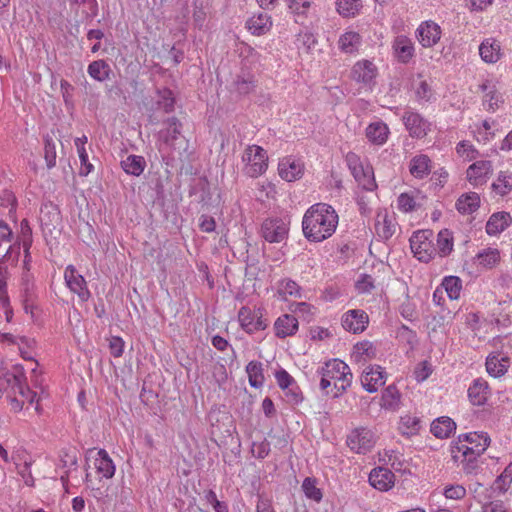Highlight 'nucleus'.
<instances>
[{
  "label": "nucleus",
  "instance_id": "nucleus-44",
  "mask_svg": "<svg viewBox=\"0 0 512 512\" xmlns=\"http://www.w3.org/2000/svg\"><path fill=\"white\" fill-rule=\"evenodd\" d=\"M479 265L484 268H492L500 260V254L498 249L487 248L477 254Z\"/></svg>",
  "mask_w": 512,
  "mask_h": 512
},
{
  "label": "nucleus",
  "instance_id": "nucleus-46",
  "mask_svg": "<svg viewBox=\"0 0 512 512\" xmlns=\"http://www.w3.org/2000/svg\"><path fill=\"white\" fill-rule=\"evenodd\" d=\"M442 286L445 288L448 296L452 300L460 297L462 289V280L457 276H447L443 279Z\"/></svg>",
  "mask_w": 512,
  "mask_h": 512
},
{
  "label": "nucleus",
  "instance_id": "nucleus-39",
  "mask_svg": "<svg viewBox=\"0 0 512 512\" xmlns=\"http://www.w3.org/2000/svg\"><path fill=\"white\" fill-rule=\"evenodd\" d=\"M460 439L465 441V444H469V447L479 448L485 447V450L490 445V437L486 432H471L460 435Z\"/></svg>",
  "mask_w": 512,
  "mask_h": 512
},
{
  "label": "nucleus",
  "instance_id": "nucleus-33",
  "mask_svg": "<svg viewBox=\"0 0 512 512\" xmlns=\"http://www.w3.org/2000/svg\"><path fill=\"white\" fill-rule=\"evenodd\" d=\"M5 379L8 385H10L13 389L16 388L22 396H31L30 402H33L36 393L32 392L28 387L25 386V376L22 372L18 374L7 372L5 374Z\"/></svg>",
  "mask_w": 512,
  "mask_h": 512
},
{
  "label": "nucleus",
  "instance_id": "nucleus-58",
  "mask_svg": "<svg viewBox=\"0 0 512 512\" xmlns=\"http://www.w3.org/2000/svg\"><path fill=\"white\" fill-rule=\"evenodd\" d=\"M444 495L447 499L460 500L466 495V489L461 485H451L444 489Z\"/></svg>",
  "mask_w": 512,
  "mask_h": 512
},
{
  "label": "nucleus",
  "instance_id": "nucleus-7",
  "mask_svg": "<svg viewBox=\"0 0 512 512\" xmlns=\"http://www.w3.org/2000/svg\"><path fill=\"white\" fill-rule=\"evenodd\" d=\"M64 279L68 288L76 293L82 302H86L91 297L87 288L86 280L80 275L74 266L69 265L64 272Z\"/></svg>",
  "mask_w": 512,
  "mask_h": 512
},
{
  "label": "nucleus",
  "instance_id": "nucleus-29",
  "mask_svg": "<svg viewBox=\"0 0 512 512\" xmlns=\"http://www.w3.org/2000/svg\"><path fill=\"white\" fill-rule=\"evenodd\" d=\"M166 129L160 132L164 142L170 146L174 145V142L181 136L182 123L176 117L167 118L164 121Z\"/></svg>",
  "mask_w": 512,
  "mask_h": 512
},
{
  "label": "nucleus",
  "instance_id": "nucleus-15",
  "mask_svg": "<svg viewBox=\"0 0 512 512\" xmlns=\"http://www.w3.org/2000/svg\"><path fill=\"white\" fill-rule=\"evenodd\" d=\"M417 36L423 47H432L440 40V26L432 21H426L417 29Z\"/></svg>",
  "mask_w": 512,
  "mask_h": 512
},
{
  "label": "nucleus",
  "instance_id": "nucleus-16",
  "mask_svg": "<svg viewBox=\"0 0 512 512\" xmlns=\"http://www.w3.org/2000/svg\"><path fill=\"white\" fill-rule=\"evenodd\" d=\"M395 476L387 468H374L369 474V483L379 491H387L394 485Z\"/></svg>",
  "mask_w": 512,
  "mask_h": 512
},
{
  "label": "nucleus",
  "instance_id": "nucleus-61",
  "mask_svg": "<svg viewBox=\"0 0 512 512\" xmlns=\"http://www.w3.org/2000/svg\"><path fill=\"white\" fill-rule=\"evenodd\" d=\"M415 200L412 196L407 193H402L398 197V207L404 212H411L415 209Z\"/></svg>",
  "mask_w": 512,
  "mask_h": 512
},
{
  "label": "nucleus",
  "instance_id": "nucleus-11",
  "mask_svg": "<svg viewBox=\"0 0 512 512\" xmlns=\"http://www.w3.org/2000/svg\"><path fill=\"white\" fill-rule=\"evenodd\" d=\"M402 120L411 137L423 138L429 130V122L412 110L404 112Z\"/></svg>",
  "mask_w": 512,
  "mask_h": 512
},
{
  "label": "nucleus",
  "instance_id": "nucleus-34",
  "mask_svg": "<svg viewBox=\"0 0 512 512\" xmlns=\"http://www.w3.org/2000/svg\"><path fill=\"white\" fill-rule=\"evenodd\" d=\"M87 72L94 80L104 82L109 79L111 68L105 60H95L88 65Z\"/></svg>",
  "mask_w": 512,
  "mask_h": 512
},
{
  "label": "nucleus",
  "instance_id": "nucleus-50",
  "mask_svg": "<svg viewBox=\"0 0 512 512\" xmlns=\"http://www.w3.org/2000/svg\"><path fill=\"white\" fill-rule=\"evenodd\" d=\"M492 188L501 196L509 194L512 191V175L500 172L497 182L492 184Z\"/></svg>",
  "mask_w": 512,
  "mask_h": 512
},
{
  "label": "nucleus",
  "instance_id": "nucleus-56",
  "mask_svg": "<svg viewBox=\"0 0 512 512\" xmlns=\"http://www.w3.org/2000/svg\"><path fill=\"white\" fill-rule=\"evenodd\" d=\"M275 378L282 390H286L295 384L294 378L283 368L276 371Z\"/></svg>",
  "mask_w": 512,
  "mask_h": 512
},
{
  "label": "nucleus",
  "instance_id": "nucleus-38",
  "mask_svg": "<svg viewBox=\"0 0 512 512\" xmlns=\"http://www.w3.org/2000/svg\"><path fill=\"white\" fill-rule=\"evenodd\" d=\"M421 428L420 418L411 415L401 417L399 422V431L404 436L416 435Z\"/></svg>",
  "mask_w": 512,
  "mask_h": 512
},
{
  "label": "nucleus",
  "instance_id": "nucleus-59",
  "mask_svg": "<svg viewBox=\"0 0 512 512\" xmlns=\"http://www.w3.org/2000/svg\"><path fill=\"white\" fill-rule=\"evenodd\" d=\"M374 288V280L371 275L362 274L356 282V289L360 293H368Z\"/></svg>",
  "mask_w": 512,
  "mask_h": 512
},
{
  "label": "nucleus",
  "instance_id": "nucleus-37",
  "mask_svg": "<svg viewBox=\"0 0 512 512\" xmlns=\"http://www.w3.org/2000/svg\"><path fill=\"white\" fill-rule=\"evenodd\" d=\"M453 251V236L448 229L441 230L437 235L436 252L441 257L448 256Z\"/></svg>",
  "mask_w": 512,
  "mask_h": 512
},
{
  "label": "nucleus",
  "instance_id": "nucleus-40",
  "mask_svg": "<svg viewBox=\"0 0 512 512\" xmlns=\"http://www.w3.org/2000/svg\"><path fill=\"white\" fill-rule=\"evenodd\" d=\"M362 8L361 0H337L336 10L346 18L354 17Z\"/></svg>",
  "mask_w": 512,
  "mask_h": 512
},
{
  "label": "nucleus",
  "instance_id": "nucleus-57",
  "mask_svg": "<svg viewBox=\"0 0 512 512\" xmlns=\"http://www.w3.org/2000/svg\"><path fill=\"white\" fill-rule=\"evenodd\" d=\"M501 101V96L496 90H489L483 100V106L488 111H494L498 107V102Z\"/></svg>",
  "mask_w": 512,
  "mask_h": 512
},
{
  "label": "nucleus",
  "instance_id": "nucleus-20",
  "mask_svg": "<svg viewBox=\"0 0 512 512\" xmlns=\"http://www.w3.org/2000/svg\"><path fill=\"white\" fill-rule=\"evenodd\" d=\"M394 55L401 63H408L414 56V46L412 41L406 36L396 37L393 43Z\"/></svg>",
  "mask_w": 512,
  "mask_h": 512
},
{
  "label": "nucleus",
  "instance_id": "nucleus-47",
  "mask_svg": "<svg viewBox=\"0 0 512 512\" xmlns=\"http://www.w3.org/2000/svg\"><path fill=\"white\" fill-rule=\"evenodd\" d=\"M512 482V463H510L504 471L496 478L492 485V489L499 493H505Z\"/></svg>",
  "mask_w": 512,
  "mask_h": 512
},
{
  "label": "nucleus",
  "instance_id": "nucleus-13",
  "mask_svg": "<svg viewBox=\"0 0 512 512\" xmlns=\"http://www.w3.org/2000/svg\"><path fill=\"white\" fill-rule=\"evenodd\" d=\"M361 383L367 392H376L380 386L385 384V372L380 366L368 367L362 373Z\"/></svg>",
  "mask_w": 512,
  "mask_h": 512
},
{
  "label": "nucleus",
  "instance_id": "nucleus-64",
  "mask_svg": "<svg viewBox=\"0 0 512 512\" xmlns=\"http://www.w3.org/2000/svg\"><path fill=\"white\" fill-rule=\"evenodd\" d=\"M109 348L114 357H120L123 354L124 342L120 337H112Z\"/></svg>",
  "mask_w": 512,
  "mask_h": 512
},
{
  "label": "nucleus",
  "instance_id": "nucleus-9",
  "mask_svg": "<svg viewBox=\"0 0 512 512\" xmlns=\"http://www.w3.org/2000/svg\"><path fill=\"white\" fill-rule=\"evenodd\" d=\"M21 298L25 312L30 313L33 316L34 309L38 308L36 304L38 295L33 276L30 273H23L22 275Z\"/></svg>",
  "mask_w": 512,
  "mask_h": 512
},
{
  "label": "nucleus",
  "instance_id": "nucleus-35",
  "mask_svg": "<svg viewBox=\"0 0 512 512\" xmlns=\"http://www.w3.org/2000/svg\"><path fill=\"white\" fill-rule=\"evenodd\" d=\"M400 393L395 385H389L381 396V406L384 409L395 411L400 405Z\"/></svg>",
  "mask_w": 512,
  "mask_h": 512
},
{
  "label": "nucleus",
  "instance_id": "nucleus-23",
  "mask_svg": "<svg viewBox=\"0 0 512 512\" xmlns=\"http://www.w3.org/2000/svg\"><path fill=\"white\" fill-rule=\"evenodd\" d=\"M479 54L484 62L496 63L501 57L500 44L493 38H487L480 44Z\"/></svg>",
  "mask_w": 512,
  "mask_h": 512
},
{
  "label": "nucleus",
  "instance_id": "nucleus-22",
  "mask_svg": "<svg viewBox=\"0 0 512 512\" xmlns=\"http://www.w3.org/2000/svg\"><path fill=\"white\" fill-rule=\"evenodd\" d=\"M272 26L271 17L266 12H260L257 15H253L246 22L247 29L253 35H263L267 33Z\"/></svg>",
  "mask_w": 512,
  "mask_h": 512
},
{
  "label": "nucleus",
  "instance_id": "nucleus-42",
  "mask_svg": "<svg viewBox=\"0 0 512 512\" xmlns=\"http://www.w3.org/2000/svg\"><path fill=\"white\" fill-rule=\"evenodd\" d=\"M361 37L356 32H346L339 39V48L345 53H353L360 44Z\"/></svg>",
  "mask_w": 512,
  "mask_h": 512
},
{
  "label": "nucleus",
  "instance_id": "nucleus-54",
  "mask_svg": "<svg viewBox=\"0 0 512 512\" xmlns=\"http://www.w3.org/2000/svg\"><path fill=\"white\" fill-rule=\"evenodd\" d=\"M396 226L389 220L386 216L383 219L382 223H378L376 225V231L379 237L382 239L388 240L395 233Z\"/></svg>",
  "mask_w": 512,
  "mask_h": 512
},
{
  "label": "nucleus",
  "instance_id": "nucleus-25",
  "mask_svg": "<svg viewBox=\"0 0 512 512\" xmlns=\"http://www.w3.org/2000/svg\"><path fill=\"white\" fill-rule=\"evenodd\" d=\"M456 423L447 416H442L434 420L431 424V433L439 439H445L455 431Z\"/></svg>",
  "mask_w": 512,
  "mask_h": 512
},
{
  "label": "nucleus",
  "instance_id": "nucleus-12",
  "mask_svg": "<svg viewBox=\"0 0 512 512\" xmlns=\"http://www.w3.org/2000/svg\"><path fill=\"white\" fill-rule=\"evenodd\" d=\"M278 171L283 180L292 182L302 177L303 164L293 157H285L279 162Z\"/></svg>",
  "mask_w": 512,
  "mask_h": 512
},
{
  "label": "nucleus",
  "instance_id": "nucleus-52",
  "mask_svg": "<svg viewBox=\"0 0 512 512\" xmlns=\"http://www.w3.org/2000/svg\"><path fill=\"white\" fill-rule=\"evenodd\" d=\"M296 43L298 48H303L309 53L317 44V39L314 34L309 31H300L297 34Z\"/></svg>",
  "mask_w": 512,
  "mask_h": 512
},
{
  "label": "nucleus",
  "instance_id": "nucleus-10",
  "mask_svg": "<svg viewBox=\"0 0 512 512\" xmlns=\"http://www.w3.org/2000/svg\"><path fill=\"white\" fill-rule=\"evenodd\" d=\"M369 322L367 313L360 309L348 310L343 314L341 323L342 327L349 332L354 334L363 332Z\"/></svg>",
  "mask_w": 512,
  "mask_h": 512
},
{
  "label": "nucleus",
  "instance_id": "nucleus-32",
  "mask_svg": "<svg viewBox=\"0 0 512 512\" xmlns=\"http://www.w3.org/2000/svg\"><path fill=\"white\" fill-rule=\"evenodd\" d=\"M479 206L480 197L475 192L461 195L456 202V208L461 214H471L475 212Z\"/></svg>",
  "mask_w": 512,
  "mask_h": 512
},
{
  "label": "nucleus",
  "instance_id": "nucleus-63",
  "mask_svg": "<svg viewBox=\"0 0 512 512\" xmlns=\"http://www.w3.org/2000/svg\"><path fill=\"white\" fill-rule=\"evenodd\" d=\"M78 155L82 165L79 174L81 176H87L93 170V165L88 161L86 149H81V151L78 152Z\"/></svg>",
  "mask_w": 512,
  "mask_h": 512
},
{
  "label": "nucleus",
  "instance_id": "nucleus-48",
  "mask_svg": "<svg viewBox=\"0 0 512 512\" xmlns=\"http://www.w3.org/2000/svg\"><path fill=\"white\" fill-rule=\"evenodd\" d=\"M158 100L157 105L162 108L166 113H170L174 110L175 98L173 92L168 88L158 89Z\"/></svg>",
  "mask_w": 512,
  "mask_h": 512
},
{
  "label": "nucleus",
  "instance_id": "nucleus-3",
  "mask_svg": "<svg viewBox=\"0 0 512 512\" xmlns=\"http://www.w3.org/2000/svg\"><path fill=\"white\" fill-rule=\"evenodd\" d=\"M242 160L247 163L244 169L245 174L252 178L260 176L268 168L267 152L258 145L248 146Z\"/></svg>",
  "mask_w": 512,
  "mask_h": 512
},
{
  "label": "nucleus",
  "instance_id": "nucleus-51",
  "mask_svg": "<svg viewBox=\"0 0 512 512\" xmlns=\"http://www.w3.org/2000/svg\"><path fill=\"white\" fill-rule=\"evenodd\" d=\"M287 3V7L291 13H293L297 17H302L307 15V11L310 9L312 1L311 0H285Z\"/></svg>",
  "mask_w": 512,
  "mask_h": 512
},
{
  "label": "nucleus",
  "instance_id": "nucleus-53",
  "mask_svg": "<svg viewBox=\"0 0 512 512\" xmlns=\"http://www.w3.org/2000/svg\"><path fill=\"white\" fill-rule=\"evenodd\" d=\"M44 158L49 169L56 165V146L53 139L49 136L44 138Z\"/></svg>",
  "mask_w": 512,
  "mask_h": 512
},
{
  "label": "nucleus",
  "instance_id": "nucleus-19",
  "mask_svg": "<svg viewBox=\"0 0 512 512\" xmlns=\"http://www.w3.org/2000/svg\"><path fill=\"white\" fill-rule=\"evenodd\" d=\"M274 329L278 338L292 336L298 330V320L293 315L284 314L275 321Z\"/></svg>",
  "mask_w": 512,
  "mask_h": 512
},
{
  "label": "nucleus",
  "instance_id": "nucleus-62",
  "mask_svg": "<svg viewBox=\"0 0 512 512\" xmlns=\"http://www.w3.org/2000/svg\"><path fill=\"white\" fill-rule=\"evenodd\" d=\"M199 228L202 232L211 233L216 228L215 219L209 215H201L199 218Z\"/></svg>",
  "mask_w": 512,
  "mask_h": 512
},
{
  "label": "nucleus",
  "instance_id": "nucleus-28",
  "mask_svg": "<svg viewBox=\"0 0 512 512\" xmlns=\"http://www.w3.org/2000/svg\"><path fill=\"white\" fill-rule=\"evenodd\" d=\"M121 168L128 175L140 176L146 168V160L140 155H128L120 162Z\"/></svg>",
  "mask_w": 512,
  "mask_h": 512
},
{
  "label": "nucleus",
  "instance_id": "nucleus-24",
  "mask_svg": "<svg viewBox=\"0 0 512 512\" xmlns=\"http://www.w3.org/2000/svg\"><path fill=\"white\" fill-rule=\"evenodd\" d=\"M511 223V216L508 212H497L490 216L486 223L488 235H497L504 231Z\"/></svg>",
  "mask_w": 512,
  "mask_h": 512
},
{
  "label": "nucleus",
  "instance_id": "nucleus-14",
  "mask_svg": "<svg viewBox=\"0 0 512 512\" xmlns=\"http://www.w3.org/2000/svg\"><path fill=\"white\" fill-rule=\"evenodd\" d=\"M377 75L376 66L368 60L357 62L351 71V77L357 82L371 85Z\"/></svg>",
  "mask_w": 512,
  "mask_h": 512
},
{
  "label": "nucleus",
  "instance_id": "nucleus-8",
  "mask_svg": "<svg viewBox=\"0 0 512 512\" xmlns=\"http://www.w3.org/2000/svg\"><path fill=\"white\" fill-rule=\"evenodd\" d=\"M346 442L352 451L366 453L373 447V433L367 428H356L348 435Z\"/></svg>",
  "mask_w": 512,
  "mask_h": 512
},
{
  "label": "nucleus",
  "instance_id": "nucleus-43",
  "mask_svg": "<svg viewBox=\"0 0 512 512\" xmlns=\"http://www.w3.org/2000/svg\"><path fill=\"white\" fill-rule=\"evenodd\" d=\"M475 448L469 447V445L465 444L463 439H460V435L458 436L456 441L451 442L450 451L451 457L454 462H458L462 457L469 456V453L473 454Z\"/></svg>",
  "mask_w": 512,
  "mask_h": 512
},
{
  "label": "nucleus",
  "instance_id": "nucleus-1",
  "mask_svg": "<svg viewBox=\"0 0 512 512\" xmlns=\"http://www.w3.org/2000/svg\"><path fill=\"white\" fill-rule=\"evenodd\" d=\"M338 225V215L326 203L312 205L304 214L302 230L304 236L313 242H321L332 236Z\"/></svg>",
  "mask_w": 512,
  "mask_h": 512
},
{
  "label": "nucleus",
  "instance_id": "nucleus-30",
  "mask_svg": "<svg viewBox=\"0 0 512 512\" xmlns=\"http://www.w3.org/2000/svg\"><path fill=\"white\" fill-rule=\"evenodd\" d=\"M388 134L389 129L382 122L371 123L366 128V137L371 143L376 145H383L387 141Z\"/></svg>",
  "mask_w": 512,
  "mask_h": 512
},
{
  "label": "nucleus",
  "instance_id": "nucleus-60",
  "mask_svg": "<svg viewBox=\"0 0 512 512\" xmlns=\"http://www.w3.org/2000/svg\"><path fill=\"white\" fill-rule=\"evenodd\" d=\"M252 452L256 458L264 459L270 453V443L266 439L259 443H253Z\"/></svg>",
  "mask_w": 512,
  "mask_h": 512
},
{
  "label": "nucleus",
  "instance_id": "nucleus-2",
  "mask_svg": "<svg viewBox=\"0 0 512 512\" xmlns=\"http://www.w3.org/2000/svg\"><path fill=\"white\" fill-rule=\"evenodd\" d=\"M432 237L433 231L430 229L415 231L410 237L411 250L421 262L428 263L436 253Z\"/></svg>",
  "mask_w": 512,
  "mask_h": 512
},
{
  "label": "nucleus",
  "instance_id": "nucleus-55",
  "mask_svg": "<svg viewBox=\"0 0 512 512\" xmlns=\"http://www.w3.org/2000/svg\"><path fill=\"white\" fill-rule=\"evenodd\" d=\"M60 462L62 467H74L78 464L77 453L74 449H63L60 453Z\"/></svg>",
  "mask_w": 512,
  "mask_h": 512
},
{
  "label": "nucleus",
  "instance_id": "nucleus-18",
  "mask_svg": "<svg viewBox=\"0 0 512 512\" xmlns=\"http://www.w3.org/2000/svg\"><path fill=\"white\" fill-rule=\"evenodd\" d=\"M492 172V163L488 160H480L469 166L467 179L474 185L483 184L485 177Z\"/></svg>",
  "mask_w": 512,
  "mask_h": 512
},
{
  "label": "nucleus",
  "instance_id": "nucleus-6",
  "mask_svg": "<svg viewBox=\"0 0 512 512\" xmlns=\"http://www.w3.org/2000/svg\"><path fill=\"white\" fill-rule=\"evenodd\" d=\"M288 225L281 218H268L261 225L262 237L270 243H280L288 236Z\"/></svg>",
  "mask_w": 512,
  "mask_h": 512
},
{
  "label": "nucleus",
  "instance_id": "nucleus-31",
  "mask_svg": "<svg viewBox=\"0 0 512 512\" xmlns=\"http://www.w3.org/2000/svg\"><path fill=\"white\" fill-rule=\"evenodd\" d=\"M96 455L98 457L95 458V466L98 473L102 474L105 478H112L115 474V465L107 451L99 449Z\"/></svg>",
  "mask_w": 512,
  "mask_h": 512
},
{
  "label": "nucleus",
  "instance_id": "nucleus-17",
  "mask_svg": "<svg viewBox=\"0 0 512 512\" xmlns=\"http://www.w3.org/2000/svg\"><path fill=\"white\" fill-rule=\"evenodd\" d=\"M489 386L483 378L473 380L468 388V398L475 406L484 405L488 399Z\"/></svg>",
  "mask_w": 512,
  "mask_h": 512
},
{
  "label": "nucleus",
  "instance_id": "nucleus-49",
  "mask_svg": "<svg viewBox=\"0 0 512 512\" xmlns=\"http://www.w3.org/2000/svg\"><path fill=\"white\" fill-rule=\"evenodd\" d=\"M316 482L317 481L315 478H305L302 483V490L308 499L320 502L322 500L323 494L321 490L316 486Z\"/></svg>",
  "mask_w": 512,
  "mask_h": 512
},
{
  "label": "nucleus",
  "instance_id": "nucleus-45",
  "mask_svg": "<svg viewBox=\"0 0 512 512\" xmlns=\"http://www.w3.org/2000/svg\"><path fill=\"white\" fill-rule=\"evenodd\" d=\"M278 294L283 297L289 295L296 298H301L302 290L294 280L287 278L279 282Z\"/></svg>",
  "mask_w": 512,
  "mask_h": 512
},
{
  "label": "nucleus",
  "instance_id": "nucleus-21",
  "mask_svg": "<svg viewBox=\"0 0 512 512\" xmlns=\"http://www.w3.org/2000/svg\"><path fill=\"white\" fill-rule=\"evenodd\" d=\"M232 87L240 95H247L256 87L255 77L248 70L241 69L233 79Z\"/></svg>",
  "mask_w": 512,
  "mask_h": 512
},
{
  "label": "nucleus",
  "instance_id": "nucleus-27",
  "mask_svg": "<svg viewBox=\"0 0 512 512\" xmlns=\"http://www.w3.org/2000/svg\"><path fill=\"white\" fill-rule=\"evenodd\" d=\"M510 359L500 355H490L486 359V370L490 376L495 378L503 376L509 367Z\"/></svg>",
  "mask_w": 512,
  "mask_h": 512
},
{
  "label": "nucleus",
  "instance_id": "nucleus-36",
  "mask_svg": "<svg viewBox=\"0 0 512 512\" xmlns=\"http://www.w3.org/2000/svg\"><path fill=\"white\" fill-rule=\"evenodd\" d=\"M249 384L254 388H260L264 383V374L262 363L258 361H250L246 366Z\"/></svg>",
  "mask_w": 512,
  "mask_h": 512
},
{
  "label": "nucleus",
  "instance_id": "nucleus-5",
  "mask_svg": "<svg viewBox=\"0 0 512 512\" xmlns=\"http://www.w3.org/2000/svg\"><path fill=\"white\" fill-rule=\"evenodd\" d=\"M321 376L330 377L332 380L344 381L346 385H351L353 375L349 366L340 359H331L325 362L324 366L317 369Z\"/></svg>",
  "mask_w": 512,
  "mask_h": 512
},
{
  "label": "nucleus",
  "instance_id": "nucleus-26",
  "mask_svg": "<svg viewBox=\"0 0 512 512\" xmlns=\"http://www.w3.org/2000/svg\"><path fill=\"white\" fill-rule=\"evenodd\" d=\"M410 173L418 179H423L431 172V160L425 154L414 156L409 165Z\"/></svg>",
  "mask_w": 512,
  "mask_h": 512
},
{
  "label": "nucleus",
  "instance_id": "nucleus-4",
  "mask_svg": "<svg viewBox=\"0 0 512 512\" xmlns=\"http://www.w3.org/2000/svg\"><path fill=\"white\" fill-rule=\"evenodd\" d=\"M238 320L241 328L248 334L265 330L268 326L267 320L263 318L261 309L252 310L247 306H243L239 310Z\"/></svg>",
  "mask_w": 512,
  "mask_h": 512
},
{
  "label": "nucleus",
  "instance_id": "nucleus-41",
  "mask_svg": "<svg viewBox=\"0 0 512 512\" xmlns=\"http://www.w3.org/2000/svg\"><path fill=\"white\" fill-rule=\"evenodd\" d=\"M485 452V447L475 448L469 456L462 457L458 462L462 464V469L466 474H474L478 468V458Z\"/></svg>",
  "mask_w": 512,
  "mask_h": 512
}]
</instances>
